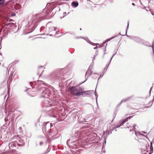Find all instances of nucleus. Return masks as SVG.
<instances>
[{
  "mask_svg": "<svg viewBox=\"0 0 154 154\" xmlns=\"http://www.w3.org/2000/svg\"><path fill=\"white\" fill-rule=\"evenodd\" d=\"M51 141L50 140H48L47 141V142H46V143L47 144V143L50 144V143H51Z\"/></svg>",
  "mask_w": 154,
  "mask_h": 154,
  "instance_id": "4c0bfd02",
  "label": "nucleus"
},
{
  "mask_svg": "<svg viewBox=\"0 0 154 154\" xmlns=\"http://www.w3.org/2000/svg\"><path fill=\"white\" fill-rule=\"evenodd\" d=\"M143 43H142V44H142V45H145L146 46H149L148 45L146 44L145 43V42H144L143 40Z\"/></svg>",
  "mask_w": 154,
  "mask_h": 154,
  "instance_id": "72a5a7b5",
  "label": "nucleus"
},
{
  "mask_svg": "<svg viewBox=\"0 0 154 154\" xmlns=\"http://www.w3.org/2000/svg\"><path fill=\"white\" fill-rule=\"evenodd\" d=\"M121 125H120V124H119V125H116V126L115 127V128H119V127H120V126H121Z\"/></svg>",
  "mask_w": 154,
  "mask_h": 154,
  "instance_id": "c9c22d12",
  "label": "nucleus"
},
{
  "mask_svg": "<svg viewBox=\"0 0 154 154\" xmlns=\"http://www.w3.org/2000/svg\"><path fill=\"white\" fill-rule=\"evenodd\" d=\"M95 95L96 97V100L97 104V106L98 107V103H97V94L95 93Z\"/></svg>",
  "mask_w": 154,
  "mask_h": 154,
  "instance_id": "bb28decb",
  "label": "nucleus"
},
{
  "mask_svg": "<svg viewBox=\"0 0 154 154\" xmlns=\"http://www.w3.org/2000/svg\"><path fill=\"white\" fill-rule=\"evenodd\" d=\"M128 26H129V22H128V23L127 27L126 30V33H125L126 35H127V30H128ZM126 36L127 37L129 38H131V37H130V36H129L128 35H126Z\"/></svg>",
  "mask_w": 154,
  "mask_h": 154,
  "instance_id": "a211bd4d",
  "label": "nucleus"
},
{
  "mask_svg": "<svg viewBox=\"0 0 154 154\" xmlns=\"http://www.w3.org/2000/svg\"><path fill=\"white\" fill-rule=\"evenodd\" d=\"M132 129H133V130L135 132V135H137V133H136V131H135V129H136L135 128L133 127V128Z\"/></svg>",
  "mask_w": 154,
  "mask_h": 154,
  "instance_id": "58836bf2",
  "label": "nucleus"
},
{
  "mask_svg": "<svg viewBox=\"0 0 154 154\" xmlns=\"http://www.w3.org/2000/svg\"><path fill=\"white\" fill-rule=\"evenodd\" d=\"M45 68H43V66H40L38 67V72L37 73L38 75H39L41 72V74L39 75V77L41 76L42 74L44 71L43 69Z\"/></svg>",
  "mask_w": 154,
  "mask_h": 154,
  "instance_id": "0eeeda50",
  "label": "nucleus"
},
{
  "mask_svg": "<svg viewBox=\"0 0 154 154\" xmlns=\"http://www.w3.org/2000/svg\"><path fill=\"white\" fill-rule=\"evenodd\" d=\"M46 7L47 8L43 9V11L42 13L32 15L31 19L29 22V23H31L32 29L31 31L27 32V34L32 32L35 29L37 26L36 24L37 23L43 19L48 18L46 16L51 13L55 8L53 4H49L48 3L47 4Z\"/></svg>",
  "mask_w": 154,
  "mask_h": 154,
  "instance_id": "f257e3e1",
  "label": "nucleus"
},
{
  "mask_svg": "<svg viewBox=\"0 0 154 154\" xmlns=\"http://www.w3.org/2000/svg\"><path fill=\"white\" fill-rule=\"evenodd\" d=\"M136 126H137V125H136L134 124V125H133V127H134L135 128V127H136Z\"/></svg>",
  "mask_w": 154,
  "mask_h": 154,
  "instance_id": "3c124183",
  "label": "nucleus"
},
{
  "mask_svg": "<svg viewBox=\"0 0 154 154\" xmlns=\"http://www.w3.org/2000/svg\"><path fill=\"white\" fill-rule=\"evenodd\" d=\"M106 42V41L104 42H103V44H105V43Z\"/></svg>",
  "mask_w": 154,
  "mask_h": 154,
  "instance_id": "864d4df0",
  "label": "nucleus"
},
{
  "mask_svg": "<svg viewBox=\"0 0 154 154\" xmlns=\"http://www.w3.org/2000/svg\"><path fill=\"white\" fill-rule=\"evenodd\" d=\"M97 44H94V45H93L94 46V45H97Z\"/></svg>",
  "mask_w": 154,
  "mask_h": 154,
  "instance_id": "69168bd1",
  "label": "nucleus"
},
{
  "mask_svg": "<svg viewBox=\"0 0 154 154\" xmlns=\"http://www.w3.org/2000/svg\"><path fill=\"white\" fill-rule=\"evenodd\" d=\"M132 128V126H129V127H127V128H131L130 130V131H131V128Z\"/></svg>",
  "mask_w": 154,
  "mask_h": 154,
  "instance_id": "c03bdc74",
  "label": "nucleus"
},
{
  "mask_svg": "<svg viewBox=\"0 0 154 154\" xmlns=\"http://www.w3.org/2000/svg\"><path fill=\"white\" fill-rule=\"evenodd\" d=\"M151 89H150V90L149 91V93L150 94V93H151Z\"/></svg>",
  "mask_w": 154,
  "mask_h": 154,
  "instance_id": "6e6d98bb",
  "label": "nucleus"
},
{
  "mask_svg": "<svg viewBox=\"0 0 154 154\" xmlns=\"http://www.w3.org/2000/svg\"><path fill=\"white\" fill-rule=\"evenodd\" d=\"M49 35L50 36H53V35H52V34H49Z\"/></svg>",
  "mask_w": 154,
  "mask_h": 154,
  "instance_id": "0e129e2a",
  "label": "nucleus"
},
{
  "mask_svg": "<svg viewBox=\"0 0 154 154\" xmlns=\"http://www.w3.org/2000/svg\"><path fill=\"white\" fill-rule=\"evenodd\" d=\"M45 28V27L44 26H42L40 28V32H41L42 31L43 29H44Z\"/></svg>",
  "mask_w": 154,
  "mask_h": 154,
  "instance_id": "c85d7f7f",
  "label": "nucleus"
},
{
  "mask_svg": "<svg viewBox=\"0 0 154 154\" xmlns=\"http://www.w3.org/2000/svg\"><path fill=\"white\" fill-rule=\"evenodd\" d=\"M5 25L7 26H9V27H15V25L14 23H7L5 24Z\"/></svg>",
  "mask_w": 154,
  "mask_h": 154,
  "instance_id": "4468645a",
  "label": "nucleus"
},
{
  "mask_svg": "<svg viewBox=\"0 0 154 154\" xmlns=\"http://www.w3.org/2000/svg\"><path fill=\"white\" fill-rule=\"evenodd\" d=\"M2 67H3V66H4V64H2Z\"/></svg>",
  "mask_w": 154,
  "mask_h": 154,
  "instance_id": "774afa93",
  "label": "nucleus"
},
{
  "mask_svg": "<svg viewBox=\"0 0 154 154\" xmlns=\"http://www.w3.org/2000/svg\"><path fill=\"white\" fill-rule=\"evenodd\" d=\"M21 127H20L17 130V134L18 133H20L21 132Z\"/></svg>",
  "mask_w": 154,
  "mask_h": 154,
  "instance_id": "393cba45",
  "label": "nucleus"
},
{
  "mask_svg": "<svg viewBox=\"0 0 154 154\" xmlns=\"http://www.w3.org/2000/svg\"><path fill=\"white\" fill-rule=\"evenodd\" d=\"M43 143V142H40V144H42Z\"/></svg>",
  "mask_w": 154,
  "mask_h": 154,
  "instance_id": "8fccbe9b",
  "label": "nucleus"
},
{
  "mask_svg": "<svg viewBox=\"0 0 154 154\" xmlns=\"http://www.w3.org/2000/svg\"><path fill=\"white\" fill-rule=\"evenodd\" d=\"M152 143H154V139H153L152 141L151 142L150 144H152Z\"/></svg>",
  "mask_w": 154,
  "mask_h": 154,
  "instance_id": "a19ab883",
  "label": "nucleus"
},
{
  "mask_svg": "<svg viewBox=\"0 0 154 154\" xmlns=\"http://www.w3.org/2000/svg\"><path fill=\"white\" fill-rule=\"evenodd\" d=\"M109 63H109V62L108 64H106V66H105V67L104 69V70H105V69H107L109 67Z\"/></svg>",
  "mask_w": 154,
  "mask_h": 154,
  "instance_id": "2f4dec72",
  "label": "nucleus"
},
{
  "mask_svg": "<svg viewBox=\"0 0 154 154\" xmlns=\"http://www.w3.org/2000/svg\"><path fill=\"white\" fill-rule=\"evenodd\" d=\"M80 140H76L75 141H71L70 139L66 141L67 144H68L69 143H74V144H79Z\"/></svg>",
  "mask_w": 154,
  "mask_h": 154,
  "instance_id": "1a4fd4ad",
  "label": "nucleus"
},
{
  "mask_svg": "<svg viewBox=\"0 0 154 154\" xmlns=\"http://www.w3.org/2000/svg\"><path fill=\"white\" fill-rule=\"evenodd\" d=\"M119 35H122V36H125V35H121V33H119Z\"/></svg>",
  "mask_w": 154,
  "mask_h": 154,
  "instance_id": "052dcab7",
  "label": "nucleus"
},
{
  "mask_svg": "<svg viewBox=\"0 0 154 154\" xmlns=\"http://www.w3.org/2000/svg\"><path fill=\"white\" fill-rule=\"evenodd\" d=\"M92 73V72L91 70L88 69L86 72V74H89V75H91Z\"/></svg>",
  "mask_w": 154,
  "mask_h": 154,
  "instance_id": "aec40b11",
  "label": "nucleus"
},
{
  "mask_svg": "<svg viewBox=\"0 0 154 154\" xmlns=\"http://www.w3.org/2000/svg\"><path fill=\"white\" fill-rule=\"evenodd\" d=\"M154 42H153L152 44V48L153 52V54H154Z\"/></svg>",
  "mask_w": 154,
  "mask_h": 154,
  "instance_id": "473e14b6",
  "label": "nucleus"
},
{
  "mask_svg": "<svg viewBox=\"0 0 154 154\" xmlns=\"http://www.w3.org/2000/svg\"><path fill=\"white\" fill-rule=\"evenodd\" d=\"M153 152V147L152 145H150V152H149L151 153H152Z\"/></svg>",
  "mask_w": 154,
  "mask_h": 154,
  "instance_id": "f3484780",
  "label": "nucleus"
},
{
  "mask_svg": "<svg viewBox=\"0 0 154 154\" xmlns=\"http://www.w3.org/2000/svg\"><path fill=\"white\" fill-rule=\"evenodd\" d=\"M44 34H45V33H42V34H41L40 35H44Z\"/></svg>",
  "mask_w": 154,
  "mask_h": 154,
  "instance_id": "338daca9",
  "label": "nucleus"
},
{
  "mask_svg": "<svg viewBox=\"0 0 154 154\" xmlns=\"http://www.w3.org/2000/svg\"><path fill=\"white\" fill-rule=\"evenodd\" d=\"M83 38V39L85 40V39L84 37H81V36L77 37H75V39H79V38Z\"/></svg>",
  "mask_w": 154,
  "mask_h": 154,
  "instance_id": "c756f323",
  "label": "nucleus"
},
{
  "mask_svg": "<svg viewBox=\"0 0 154 154\" xmlns=\"http://www.w3.org/2000/svg\"><path fill=\"white\" fill-rule=\"evenodd\" d=\"M67 146L69 147V148H70V147L69 146H70V145H67Z\"/></svg>",
  "mask_w": 154,
  "mask_h": 154,
  "instance_id": "e2e57ef3",
  "label": "nucleus"
},
{
  "mask_svg": "<svg viewBox=\"0 0 154 154\" xmlns=\"http://www.w3.org/2000/svg\"><path fill=\"white\" fill-rule=\"evenodd\" d=\"M63 70L61 69L60 71L58 70L55 71L51 72L48 76V78L50 80L55 82H57L58 81L62 79V77L60 74Z\"/></svg>",
  "mask_w": 154,
  "mask_h": 154,
  "instance_id": "20e7f679",
  "label": "nucleus"
},
{
  "mask_svg": "<svg viewBox=\"0 0 154 154\" xmlns=\"http://www.w3.org/2000/svg\"><path fill=\"white\" fill-rule=\"evenodd\" d=\"M14 21V20L12 19H10L9 20V22H11V21Z\"/></svg>",
  "mask_w": 154,
  "mask_h": 154,
  "instance_id": "49530a36",
  "label": "nucleus"
},
{
  "mask_svg": "<svg viewBox=\"0 0 154 154\" xmlns=\"http://www.w3.org/2000/svg\"><path fill=\"white\" fill-rule=\"evenodd\" d=\"M8 146L9 148H10V149H12V150H14V149H11V147L13 148L14 147H16V146H15V145H8Z\"/></svg>",
  "mask_w": 154,
  "mask_h": 154,
  "instance_id": "4be33fe9",
  "label": "nucleus"
},
{
  "mask_svg": "<svg viewBox=\"0 0 154 154\" xmlns=\"http://www.w3.org/2000/svg\"><path fill=\"white\" fill-rule=\"evenodd\" d=\"M116 52L115 53L112 55V56L111 57V59L110 60V61L109 62V63H110V62L111 61L112 58L114 57V56L116 54Z\"/></svg>",
  "mask_w": 154,
  "mask_h": 154,
  "instance_id": "a878e982",
  "label": "nucleus"
},
{
  "mask_svg": "<svg viewBox=\"0 0 154 154\" xmlns=\"http://www.w3.org/2000/svg\"><path fill=\"white\" fill-rule=\"evenodd\" d=\"M14 139H17V141H15V142L16 143H14L13 144H16V143H17V145L20 144L18 143V141H19V142H20V141L22 140L20 138V137L18 136V135H15V136L14 137Z\"/></svg>",
  "mask_w": 154,
  "mask_h": 154,
  "instance_id": "9b49d317",
  "label": "nucleus"
},
{
  "mask_svg": "<svg viewBox=\"0 0 154 154\" xmlns=\"http://www.w3.org/2000/svg\"><path fill=\"white\" fill-rule=\"evenodd\" d=\"M103 145V147H102V152H103L104 153H105V149H104V148L105 147V146H104V145Z\"/></svg>",
  "mask_w": 154,
  "mask_h": 154,
  "instance_id": "cd10ccee",
  "label": "nucleus"
},
{
  "mask_svg": "<svg viewBox=\"0 0 154 154\" xmlns=\"http://www.w3.org/2000/svg\"><path fill=\"white\" fill-rule=\"evenodd\" d=\"M99 79H100V78H99L98 79V80H97V85L98 83V82H99Z\"/></svg>",
  "mask_w": 154,
  "mask_h": 154,
  "instance_id": "13d9d810",
  "label": "nucleus"
},
{
  "mask_svg": "<svg viewBox=\"0 0 154 154\" xmlns=\"http://www.w3.org/2000/svg\"><path fill=\"white\" fill-rule=\"evenodd\" d=\"M103 76V75H100V77H99V78H102Z\"/></svg>",
  "mask_w": 154,
  "mask_h": 154,
  "instance_id": "09e8293b",
  "label": "nucleus"
},
{
  "mask_svg": "<svg viewBox=\"0 0 154 154\" xmlns=\"http://www.w3.org/2000/svg\"><path fill=\"white\" fill-rule=\"evenodd\" d=\"M47 152H45L44 153V154H46L47 153H48L49 151H50V150H48V149L47 150Z\"/></svg>",
  "mask_w": 154,
  "mask_h": 154,
  "instance_id": "ea45409f",
  "label": "nucleus"
},
{
  "mask_svg": "<svg viewBox=\"0 0 154 154\" xmlns=\"http://www.w3.org/2000/svg\"><path fill=\"white\" fill-rule=\"evenodd\" d=\"M107 45V44H106V46H105V48L104 50V52H105L106 51V46Z\"/></svg>",
  "mask_w": 154,
  "mask_h": 154,
  "instance_id": "de8ad7c7",
  "label": "nucleus"
},
{
  "mask_svg": "<svg viewBox=\"0 0 154 154\" xmlns=\"http://www.w3.org/2000/svg\"><path fill=\"white\" fill-rule=\"evenodd\" d=\"M142 132H143V133H145V134H146V132H145V131H143Z\"/></svg>",
  "mask_w": 154,
  "mask_h": 154,
  "instance_id": "680f3d73",
  "label": "nucleus"
},
{
  "mask_svg": "<svg viewBox=\"0 0 154 154\" xmlns=\"http://www.w3.org/2000/svg\"><path fill=\"white\" fill-rule=\"evenodd\" d=\"M21 8V5L19 4H16L14 6V8L16 9H19Z\"/></svg>",
  "mask_w": 154,
  "mask_h": 154,
  "instance_id": "2eb2a0df",
  "label": "nucleus"
},
{
  "mask_svg": "<svg viewBox=\"0 0 154 154\" xmlns=\"http://www.w3.org/2000/svg\"><path fill=\"white\" fill-rule=\"evenodd\" d=\"M131 97H130L123 99L121 101L122 103L125 102L126 101L129 100Z\"/></svg>",
  "mask_w": 154,
  "mask_h": 154,
  "instance_id": "dca6fc26",
  "label": "nucleus"
},
{
  "mask_svg": "<svg viewBox=\"0 0 154 154\" xmlns=\"http://www.w3.org/2000/svg\"><path fill=\"white\" fill-rule=\"evenodd\" d=\"M66 33H69L70 34H71V35L73 34H74L73 32H67Z\"/></svg>",
  "mask_w": 154,
  "mask_h": 154,
  "instance_id": "37998d69",
  "label": "nucleus"
},
{
  "mask_svg": "<svg viewBox=\"0 0 154 154\" xmlns=\"http://www.w3.org/2000/svg\"><path fill=\"white\" fill-rule=\"evenodd\" d=\"M88 92H87L85 94L86 95H89V93Z\"/></svg>",
  "mask_w": 154,
  "mask_h": 154,
  "instance_id": "bf43d9fd",
  "label": "nucleus"
},
{
  "mask_svg": "<svg viewBox=\"0 0 154 154\" xmlns=\"http://www.w3.org/2000/svg\"><path fill=\"white\" fill-rule=\"evenodd\" d=\"M37 84H38L37 89L39 93L42 94V96L44 97H47L50 95V90L46 87H43V85L47 86L48 85L42 80H38Z\"/></svg>",
  "mask_w": 154,
  "mask_h": 154,
  "instance_id": "f03ea898",
  "label": "nucleus"
},
{
  "mask_svg": "<svg viewBox=\"0 0 154 154\" xmlns=\"http://www.w3.org/2000/svg\"><path fill=\"white\" fill-rule=\"evenodd\" d=\"M71 5L73 7L76 8L78 6L79 3L77 1H73L72 2Z\"/></svg>",
  "mask_w": 154,
  "mask_h": 154,
  "instance_id": "ddd939ff",
  "label": "nucleus"
},
{
  "mask_svg": "<svg viewBox=\"0 0 154 154\" xmlns=\"http://www.w3.org/2000/svg\"><path fill=\"white\" fill-rule=\"evenodd\" d=\"M93 65H92V64H91L90 65V66L88 69L91 70V69H92V68H93Z\"/></svg>",
  "mask_w": 154,
  "mask_h": 154,
  "instance_id": "7c9ffc66",
  "label": "nucleus"
},
{
  "mask_svg": "<svg viewBox=\"0 0 154 154\" xmlns=\"http://www.w3.org/2000/svg\"><path fill=\"white\" fill-rule=\"evenodd\" d=\"M5 0H0V5H3L5 3Z\"/></svg>",
  "mask_w": 154,
  "mask_h": 154,
  "instance_id": "b1692460",
  "label": "nucleus"
},
{
  "mask_svg": "<svg viewBox=\"0 0 154 154\" xmlns=\"http://www.w3.org/2000/svg\"><path fill=\"white\" fill-rule=\"evenodd\" d=\"M118 36V35H116V36H114L113 37H112L111 38H109L108 39H107L106 40V42H107L110 41L111 40V39H113V38H116V37H117Z\"/></svg>",
  "mask_w": 154,
  "mask_h": 154,
  "instance_id": "6ab92c4d",
  "label": "nucleus"
},
{
  "mask_svg": "<svg viewBox=\"0 0 154 154\" xmlns=\"http://www.w3.org/2000/svg\"><path fill=\"white\" fill-rule=\"evenodd\" d=\"M87 80V79H86V80L85 81H84V82L81 83L80 84H82L83 83H84Z\"/></svg>",
  "mask_w": 154,
  "mask_h": 154,
  "instance_id": "5fc2aeb1",
  "label": "nucleus"
},
{
  "mask_svg": "<svg viewBox=\"0 0 154 154\" xmlns=\"http://www.w3.org/2000/svg\"><path fill=\"white\" fill-rule=\"evenodd\" d=\"M68 89L71 94L77 97L82 96L84 93L86 94L87 92H94L93 90L83 91L84 90L83 88L81 87L77 88L76 86H70L69 87ZM94 93L95 94L96 92H95Z\"/></svg>",
  "mask_w": 154,
  "mask_h": 154,
  "instance_id": "7ed1b4c3",
  "label": "nucleus"
},
{
  "mask_svg": "<svg viewBox=\"0 0 154 154\" xmlns=\"http://www.w3.org/2000/svg\"><path fill=\"white\" fill-rule=\"evenodd\" d=\"M97 45L96 47H94V49H97Z\"/></svg>",
  "mask_w": 154,
  "mask_h": 154,
  "instance_id": "4d7b16f0",
  "label": "nucleus"
},
{
  "mask_svg": "<svg viewBox=\"0 0 154 154\" xmlns=\"http://www.w3.org/2000/svg\"><path fill=\"white\" fill-rule=\"evenodd\" d=\"M97 56V54H96L94 56L93 58L92 59V63H93V64H94V60L95 59V57Z\"/></svg>",
  "mask_w": 154,
  "mask_h": 154,
  "instance_id": "f704fd0d",
  "label": "nucleus"
},
{
  "mask_svg": "<svg viewBox=\"0 0 154 154\" xmlns=\"http://www.w3.org/2000/svg\"><path fill=\"white\" fill-rule=\"evenodd\" d=\"M141 148V152L146 151L149 147V145H142Z\"/></svg>",
  "mask_w": 154,
  "mask_h": 154,
  "instance_id": "f8f14e48",
  "label": "nucleus"
},
{
  "mask_svg": "<svg viewBox=\"0 0 154 154\" xmlns=\"http://www.w3.org/2000/svg\"><path fill=\"white\" fill-rule=\"evenodd\" d=\"M122 103L121 102V101L120 102L118 105H117V106H120V105H121V103Z\"/></svg>",
  "mask_w": 154,
  "mask_h": 154,
  "instance_id": "a18cd8bd",
  "label": "nucleus"
},
{
  "mask_svg": "<svg viewBox=\"0 0 154 154\" xmlns=\"http://www.w3.org/2000/svg\"><path fill=\"white\" fill-rule=\"evenodd\" d=\"M132 5H133V6H134V5H135V4H134V3H132Z\"/></svg>",
  "mask_w": 154,
  "mask_h": 154,
  "instance_id": "603ef678",
  "label": "nucleus"
},
{
  "mask_svg": "<svg viewBox=\"0 0 154 154\" xmlns=\"http://www.w3.org/2000/svg\"><path fill=\"white\" fill-rule=\"evenodd\" d=\"M53 127V125L49 122L44 123L43 124L42 131L47 134H50L51 133L50 128Z\"/></svg>",
  "mask_w": 154,
  "mask_h": 154,
  "instance_id": "39448f33",
  "label": "nucleus"
},
{
  "mask_svg": "<svg viewBox=\"0 0 154 154\" xmlns=\"http://www.w3.org/2000/svg\"><path fill=\"white\" fill-rule=\"evenodd\" d=\"M131 39L140 44L143 43V39L138 37L132 36L131 37Z\"/></svg>",
  "mask_w": 154,
  "mask_h": 154,
  "instance_id": "423d86ee",
  "label": "nucleus"
},
{
  "mask_svg": "<svg viewBox=\"0 0 154 154\" xmlns=\"http://www.w3.org/2000/svg\"><path fill=\"white\" fill-rule=\"evenodd\" d=\"M112 133V132L111 131H108L107 132V135H109Z\"/></svg>",
  "mask_w": 154,
  "mask_h": 154,
  "instance_id": "e433bc0d",
  "label": "nucleus"
},
{
  "mask_svg": "<svg viewBox=\"0 0 154 154\" xmlns=\"http://www.w3.org/2000/svg\"><path fill=\"white\" fill-rule=\"evenodd\" d=\"M12 76H10L9 77L8 80L7 82V83H8L9 82H11L12 80Z\"/></svg>",
  "mask_w": 154,
  "mask_h": 154,
  "instance_id": "5701e85b",
  "label": "nucleus"
},
{
  "mask_svg": "<svg viewBox=\"0 0 154 154\" xmlns=\"http://www.w3.org/2000/svg\"><path fill=\"white\" fill-rule=\"evenodd\" d=\"M66 12H64L63 13V17H63L64 16H65L66 15Z\"/></svg>",
  "mask_w": 154,
  "mask_h": 154,
  "instance_id": "79ce46f5",
  "label": "nucleus"
},
{
  "mask_svg": "<svg viewBox=\"0 0 154 154\" xmlns=\"http://www.w3.org/2000/svg\"><path fill=\"white\" fill-rule=\"evenodd\" d=\"M132 116H130L129 117L126 118L125 119H123L120 120L119 122V124H120V125H123L126 122L128 121V119H130L131 118H132Z\"/></svg>",
  "mask_w": 154,
  "mask_h": 154,
  "instance_id": "6e6552de",
  "label": "nucleus"
},
{
  "mask_svg": "<svg viewBox=\"0 0 154 154\" xmlns=\"http://www.w3.org/2000/svg\"><path fill=\"white\" fill-rule=\"evenodd\" d=\"M15 13L14 12H11L9 15V16L11 17H13L15 16Z\"/></svg>",
  "mask_w": 154,
  "mask_h": 154,
  "instance_id": "412c9836",
  "label": "nucleus"
},
{
  "mask_svg": "<svg viewBox=\"0 0 154 154\" xmlns=\"http://www.w3.org/2000/svg\"><path fill=\"white\" fill-rule=\"evenodd\" d=\"M56 30V29L55 27L53 26L49 27L48 28H47L46 29V31L47 32H52L53 33Z\"/></svg>",
  "mask_w": 154,
  "mask_h": 154,
  "instance_id": "9d476101",
  "label": "nucleus"
}]
</instances>
